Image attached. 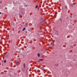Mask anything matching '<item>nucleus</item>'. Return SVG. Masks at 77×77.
I'll return each instance as SVG.
<instances>
[{"instance_id": "dca6fc26", "label": "nucleus", "mask_w": 77, "mask_h": 77, "mask_svg": "<svg viewBox=\"0 0 77 77\" xmlns=\"http://www.w3.org/2000/svg\"><path fill=\"white\" fill-rule=\"evenodd\" d=\"M19 15H20V14H19Z\"/></svg>"}, {"instance_id": "0eeeda50", "label": "nucleus", "mask_w": 77, "mask_h": 77, "mask_svg": "<svg viewBox=\"0 0 77 77\" xmlns=\"http://www.w3.org/2000/svg\"><path fill=\"white\" fill-rule=\"evenodd\" d=\"M65 8L66 9H67V6H66V5Z\"/></svg>"}, {"instance_id": "1a4fd4ad", "label": "nucleus", "mask_w": 77, "mask_h": 77, "mask_svg": "<svg viewBox=\"0 0 77 77\" xmlns=\"http://www.w3.org/2000/svg\"><path fill=\"white\" fill-rule=\"evenodd\" d=\"M6 60H5V61H4V63H6Z\"/></svg>"}, {"instance_id": "a211bd4d", "label": "nucleus", "mask_w": 77, "mask_h": 77, "mask_svg": "<svg viewBox=\"0 0 77 77\" xmlns=\"http://www.w3.org/2000/svg\"><path fill=\"white\" fill-rule=\"evenodd\" d=\"M38 9L39 10V9L38 8Z\"/></svg>"}, {"instance_id": "f03ea898", "label": "nucleus", "mask_w": 77, "mask_h": 77, "mask_svg": "<svg viewBox=\"0 0 77 77\" xmlns=\"http://www.w3.org/2000/svg\"><path fill=\"white\" fill-rule=\"evenodd\" d=\"M59 21L60 23L62 21V19L60 18L59 20Z\"/></svg>"}, {"instance_id": "423d86ee", "label": "nucleus", "mask_w": 77, "mask_h": 77, "mask_svg": "<svg viewBox=\"0 0 77 77\" xmlns=\"http://www.w3.org/2000/svg\"><path fill=\"white\" fill-rule=\"evenodd\" d=\"M41 60H43V59H41L39 60V61H41Z\"/></svg>"}, {"instance_id": "f257e3e1", "label": "nucleus", "mask_w": 77, "mask_h": 77, "mask_svg": "<svg viewBox=\"0 0 77 77\" xmlns=\"http://www.w3.org/2000/svg\"><path fill=\"white\" fill-rule=\"evenodd\" d=\"M23 66L24 68H26V64L25 63H23Z\"/></svg>"}, {"instance_id": "39448f33", "label": "nucleus", "mask_w": 77, "mask_h": 77, "mask_svg": "<svg viewBox=\"0 0 77 77\" xmlns=\"http://www.w3.org/2000/svg\"><path fill=\"white\" fill-rule=\"evenodd\" d=\"M38 57H39V56H40V54H38Z\"/></svg>"}, {"instance_id": "ddd939ff", "label": "nucleus", "mask_w": 77, "mask_h": 77, "mask_svg": "<svg viewBox=\"0 0 77 77\" xmlns=\"http://www.w3.org/2000/svg\"><path fill=\"white\" fill-rule=\"evenodd\" d=\"M71 6H73V5H71Z\"/></svg>"}, {"instance_id": "f8f14e48", "label": "nucleus", "mask_w": 77, "mask_h": 77, "mask_svg": "<svg viewBox=\"0 0 77 77\" xmlns=\"http://www.w3.org/2000/svg\"><path fill=\"white\" fill-rule=\"evenodd\" d=\"M8 55H7L5 57H8Z\"/></svg>"}, {"instance_id": "9d476101", "label": "nucleus", "mask_w": 77, "mask_h": 77, "mask_svg": "<svg viewBox=\"0 0 77 77\" xmlns=\"http://www.w3.org/2000/svg\"><path fill=\"white\" fill-rule=\"evenodd\" d=\"M16 64H17L18 63V62H17L16 63Z\"/></svg>"}, {"instance_id": "f3484780", "label": "nucleus", "mask_w": 77, "mask_h": 77, "mask_svg": "<svg viewBox=\"0 0 77 77\" xmlns=\"http://www.w3.org/2000/svg\"><path fill=\"white\" fill-rule=\"evenodd\" d=\"M26 6H27V5H26Z\"/></svg>"}, {"instance_id": "7ed1b4c3", "label": "nucleus", "mask_w": 77, "mask_h": 77, "mask_svg": "<svg viewBox=\"0 0 77 77\" xmlns=\"http://www.w3.org/2000/svg\"><path fill=\"white\" fill-rule=\"evenodd\" d=\"M44 69L43 67H41L40 68V69H41L42 70H43Z\"/></svg>"}, {"instance_id": "9b49d317", "label": "nucleus", "mask_w": 77, "mask_h": 77, "mask_svg": "<svg viewBox=\"0 0 77 77\" xmlns=\"http://www.w3.org/2000/svg\"><path fill=\"white\" fill-rule=\"evenodd\" d=\"M2 14V12H0V15Z\"/></svg>"}, {"instance_id": "2eb2a0df", "label": "nucleus", "mask_w": 77, "mask_h": 77, "mask_svg": "<svg viewBox=\"0 0 77 77\" xmlns=\"http://www.w3.org/2000/svg\"><path fill=\"white\" fill-rule=\"evenodd\" d=\"M0 3H2V1H1Z\"/></svg>"}, {"instance_id": "20e7f679", "label": "nucleus", "mask_w": 77, "mask_h": 77, "mask_svg": "<svg viewBox=\"0 0 77 77\" xmlns=\"http://www.w3.org/2000/svg\"><path fill=\"white\" fill-rule=\"evenodd\" d=\"M25 29H26V27H24L23 29V31H24Z\"/></svg>"}, {"instance_id": "4468645a", "label": "nucleus", "mask_w": 77, "mask_h": 77, "mask_svg": "<svg viewBox=\"0 0 77 77\" xmlns=\"http://www.w3.org/2000/svg\"><path fill=\"white\" fill-rule=\"evenodd\" d=\"M20 52L19 51V54H20Z\"/></svg>"}, {"instance_id": "6e6552de", "label": "nucleus", "mask_w": 77, "mask_h": 77, "mask_svg": "<svg viewBox=\"0 0 77 77\" xmlns=\"http://www.w3.org/2000/svg\"><path fill=\"white\" fill-rule=\"evenodd\" d=\"M38 8V5H36L35 7V8Z\"/></svg>"}]
</instances>
